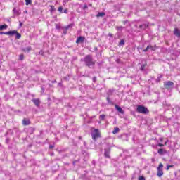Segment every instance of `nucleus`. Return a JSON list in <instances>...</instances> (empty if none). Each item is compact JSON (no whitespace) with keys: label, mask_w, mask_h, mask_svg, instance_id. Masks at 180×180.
<instances>
[{"label":"nucleus","mask_w":180,"mask_h":180,"mask_svg":"<svg viewBox=\"0 0 180 180\" xmlns=\"http://www.w3.org/2000/svg\"><path fill=\"white\" fill-rule=\"evenodd\" d=\"M32 4V0H25V5H31Z\"/></svg>","instance_id":"obj_22"},{"label":"nucleus","mask_w":180,"mask_h":180,"mask_svg":"<svg viewBox=\"0 0 180 180\" xmlns=\"http://www.w3.org/2000/svg\"><path fill=\"white\" fill-rule=\"evenodd\" d=\"M168 144V140L165 143V146H167Z\"/></svg>","instance_id":"obj_43"},{"label":"nucleus","mask_w":180,"mask_h":180,"mask_svg":"<svg viewBox=\"0 0 180 180\" xmlns=\"http://www.w3.org/2000/svg\"><path fill=\"white\" fill-rule=\"evenodd\" d=\"M173 32H174V36H176L177 37H180V30H179V29L174 28Z\"/></svg>","instance_id":"obj_11"},{"label":"nucleus","mask_w":180,"mask_h":180,"mask_svg":"<svg viewBox=\"0 0 180 180\" xmlns=\"http://www.w3.org/2000/svg\"><path fill=\"white\" fill-rule=\"evenodd\" d=\"M70 27H72V24H70V25L66 26V27H65L66 30H68V29H70Z\"/></svg>","instance_id":"obj_28"},{"label":"nucleus","mask_w":180,"mask_h":180,"mask_svg":"<svg viewBox=\"0 0 180 180\" xmlns=\"http://www.w3.org/2000/svg\"><path fill=\"white\" fill-rule=\"evenodd\" d=\"M16 34V30L8 31V36H14Z\"/></svg>","instance_id":"obj_16"},{"label":"nucleus","mask_w":180,"mask_h":180,"mask_svg":"<svg viewBox=\"0 0 180 180\" xmlns=\"http://www.w3.org/2000/svg\"><path fill=\"white\" fill-rule=\"evenodd\" d=\"M148 47H149V50H153L154 51V50H155V47L151 46V45H148Z\"/></svg>","instance_id":"obj_27"},{"label":"nucleus","mask_w":180,"mask_h":180,"mask_svg":"<svg viewBox=\"0 0 180 180\" xmlns=\"http://www.w3.org/2000/svg\"><path fill=\"white\" fill-rule=\"evenodd\" d=\"M4 29H8V25H0V30H4Z\"/></svg>","instance_id":"obj_18"},{"label":"nucleus","mask_w":180,"mask_h":180,"mask_svg":"<svg viewBox=\"0 0 180 180\" xmlns=\"http://www.w3.org/2000/svg\"><path fill=\"white\" fill-rule=\"evenodd\" d=\"M162 168H164V165H162V163H160L158 168H157V176L159 178H161V176H162V175H164V172L162 171Z\"/></svg>","instance_id":"obj_2"},{"label":"nucleus","mask_w":180,"mask_h":180,"mask_svg":"<svg viewBox=\"0 0 180 180\" xmlns=\"http://www.w3.org/2000/svg\"><path fill=\"white\" fill-rule=\"evenodd\" d=\"M168 151H167V150L164 149V148H160L158 150V153L160 155H164V154H167Z\"/></svg>","instance_id":"obj_7"},{"label":"nucleus","mask_w":180,"mask_h":180,"mask_svg":"<svg viewBox=\"0 0 180 180\" xmlns=\"http://www.w3.org/2000/svg\"><path fill=\"white\" fill-rule=\"evenodd\" d=\"M4 34H6L7 36H9V31L8 32H5Z\"/></svg>","instance_id":"obj_34"},{"label":"nucleus","mask_w":180,"mask_h":180,"mask_svg":"<svg viewBox=\"0 0 180 180\" xmlns=\"http://www.w3.org/2000/svg\"><path fill=\"white\" fill-rule=\"evenodd\" d=\"M54 11H56V8H54V6H51V12H54Z\"/></svg>","instance_id":"obj_29"},{"label":"nucleus","mask_w":180,"mask_h":180,"mask_svg":"<svg viewBox=\"0 0 180 180\" xmlns=\"http://www.w3.org/2000/svg\"><path fill=\"white\" fill-rule=\"evenodd\" d=\"M16 35V39H20L22 37V35L16 31V33L15 34Z\"/></svg>","instance_id":"obj_20"},{"label":"nucleus","mask_w":180,"mask_h":180,"mask_svg":"<svg viewBox=\"0 0 180 180\" xmlns=\"http://www.w3.org/2000/svg\"><path fill=\"white\" fill-rule=\"evenodd\" d=\"M107 101L108 102H110V98H109V97H107Z\"/></svg>","instance_id":"obj_41"},{"label":"nucleus","mask_w":180,"mask_h":180,"mask_svg":"<svg viewBox=\"0 0 180 180\" xmlns=\"http://www.w3.org/2000/svg\"><path fill=\"white\" fill-rule=\"evenodd\" d=\"M84 61L88 67H89V65H92V64H94V62L92 60V56H91L90 55H88L85 57Z\"/></svg>","instance_id":"obj_4"},{"label":"nucleus","mask_w":180,"mask_h":180,"mask_svg":"<svg viewBox=\"0 0 180 180\" xmlns=\"http://www.w3.org/2000/svg\"><path fill=\"white\" fill-rule=\"evenodd\" d=\"M108 36H110V37H113V34H108Z\"/></svg>","instance_id":"obj_40"},{"label":"nucleus","mask_w":180,"mask_h":180,"mask_svg":"<svg viewBox=\"0 0 180 180\" xmlns=\"http://www.w3.org/2000/svg\"><path fill=\"white\" fill-rule=\"evenodd\" d=\"M25 58V56L23 54H20L19 56V60H20V61L23 60Z\"/></svg>","instance_id":"obj_24"},{"label":"nucleus","mask_w":180,"mask_h":180,"mask_svg":"<svg viewBox=\"0 0 180 180\" xmlns=\"http://www.w3.org/2000/svg\"><path fill=\"white\" fill-rule=\"evenodd\" d=\"M32 122H30V119L29 118H24L22 120V124L23 126H29Z\"/></svg>","instance_id":"obj_6"},{"label":"nucleus","mask_w":180,"mask_h":180,"mask_svg":"<svg viewBox=\"0 0 180 180\" xmlns=\"http://www.w3.org/2000/svg\"><path fill=\"white\" fill-rule=\"evenodd\" d=\"M147 27H148V25L147 24H143L139 25V29H143L144 30V29H147Z\"/></svg>","instance_id":"obj_15"},{"label":"nucleus","mask_w":180,"mask_h":180,"mask_svg":"<svg viewBox=\"0 0 180 180\" xmlns=\"http://www.w3.org/2000/svg\"><path fill=\"white\" fill-rule=\"evenodd\" d=\"M14 15H20V9L17 10L16 8L13 9Z\"/></svg>","instance_id":"obj_12"},{"label":"nucleus","mask_w":180,"mask_h":180,"mask_svg":"<svg viewBox=\"0 0 180 180\" xmlns=\"http://www.w3.org/2000/svg\"><path fill=\"white\" fill-rule=\"evenodd\" d=\"M78 139L79 140H82V136H79Z\"/></svg>","instance_id":"obj_42"},{"label":"nucleus","mask_w":180,"mask_h":180,"mask_svg":"<svg viewBox=\"0 0 180 180\" xmlns=\"http://www.w3.org/2000/svg\"><path fill=\"white\" fill-rule=\"evenodd\" d=\"M119 131H120V129H119V127H115L114 129V130L112 131V133L114 134H116L119 133Z\"/></svg>","instance_id":"obj_17"},{"label":"nucleus","mask_w":180,"mask_h":180,"mask_svg":"<svg viewBox=\"0 0 180 180\" xmlns=\"http://www.w3.org/2000/svg\"><path fill=\"white\" fill-rule=\"evenodd\" d=\"M116 29L118 32H122L123 30V27L122 26L116 27Z\"/></svg>","instance_id":"obj_23"},{"label":"nucleus","mask_w":180,"mask_h":180,"mask_svg":"<svg viewBox=\"0 0 180 180\" xmlns=\"http://www.w3.org/2000/svg\"><path fill=\"white\" fill-rule=\"evenodd\" d=\"M115 109L117 110V112H119L120 113H121L122 115H123L124 113V111L123 110V109H122L119 105H117V104L115 105Z\"/></svg>","instance_id":"obj_10"},{"label":"nucleus","mask_w":180,"mask_h":180,"mask_svg":"<svg viewBox=\"0 0 180 180\" xmlns=\"http://www.w3.org/2000/svg\"><path fill=\"white\" fill-rule=\"evenodd\" d=\"M136 112H138V113H142L143 115H147L148 113H150L148 108L143 105H138Z\"/></svg>","instance_id":"obj_1"},{"label":"nucleus","mask_w":180,"mask_h":180,"mask_svg":"<svg viewBox=\"0 0 180 180\" xmlns=\"http://www.w3.org/2000/svg\"><path fill=\"white\" fill-rule=\"evenodd\" d=\"M30 50H32L31 46H28L27 48L22 49V51H24V53H29V51H30Z\"/></svg>","instance_id":"obj_14"},{"label":"nucleus","mask_w":180,"mask_h":180,"mask_svg":"<svg viewBox=\"0 0 180 180\" xmlns=\"http://www.w3.org/2000/svg\"><path fill=\"white\" fill-rule=\"evenodd\" d=\"M152 161H153V162H154V161H155V159H152Z\"/></svg>","instance_id":"obj_47"},{"label":"nucleus","mask_w":180,"mask_h":180,"mask_svg":"<svg viewBox=\"0 0 180 180\" xmlns=\"http://www.w3.org/2000/svg\"><path fill=\"white\" fill-rule=\"evenodd\" d=\"M0 34H5V32H0Z\"/></svg>","instance_id":"obj_44"},{"label":"nucleus","mask_w":180,"mask_h":180,"mask_svg":"<svg viewBox=\"0 0 180 180\" xmlns=\"http://www.w3.org/2000/svg\"><path fill=\"white\" fill-rule=\"evenodd\" d=\"M22 26H23V22H20V27H22Z\"/></svg>","instance_id":"obj_36"},{"label":"nucleus","mask_w":180,"mask_h":180,"mask_svg":"<svg viewBox=\"0 0 180 180\" xmlns=\"http://www.w3.org/2000/svg\"><path fill=\"white\" fill-rule=\"evenodd\" d=\"M93 82H96V77L93 78Z\"/></svg>","instance_id":"obj_37"},{"label":"nucleus","mask_w":180,"mask_h":180,"mask_svg":"<svg viewBox=\"0 0 180 180\" xmlns=\"http://www.w3.org/2000/svg\"><path fill=\"white\" fill-rule=\"evenodd\" d=\"M58 11L60 13L63 12V7H58Z\"/></svg>","instance_id":"obj_31"},{"label":"nucleus","mask_w":180,"mask_h":180,"mask_svg":"<svg viewBox=\"0 0 180 180\" xmlns=\"http://www.w3.org/2000/svg\"><path fill=\"white\" fill-rule=\"evenodd\" d=\"M84 40H85V38H84L83 37H79L77 39L76 43H82V41H84Z\"/></svg>","instance_id":"obj_13"},{"label":"nucleus","mask_w":180,"mask_h":180,"mask_svg":"<svg viewBox=\"0 0 180 180\" xmlns=\"http://www.w3.org/2000/svg\"><path fill=\"white\" fill-rule=\"evenodd\" d=\"M67 12H68V10L66 9V10H64V13H67Z\"/></svg>","instance_id":"obj_46"},{"label":"nucleus","mask_w":180,"mask_h":180,"mask_svg":"<svg viewBox=\"0 0 180 180\" xmlns=\"http://www.w3.org/2000/svg\"><path fill=\"white\" fill-rule=\"evenodd\" d=\"M169 168H174V165H167V167L166 168V170L169 171Z\"/></svg>","instance_id":"obj_25"},{"label":"nucleus","mask_w":180,"mask_h":180,"mask_svg":"<svg viewBox=\"0 0 180 180\" xmlns=\"http://www.w3.org/2000/svg\"><path fill=\"white\" fill-rule=\"evenodd\" d=\"M160 141L162 143V141H164V138H160Z\"/></svg>","instance_id":"obj_35"},{"label":"nucleus","mask_w":180,"mask_h":180,"mask_svg":"<svg viewBox=\"0 0 180 180\" xmlns=\"http://www.w3.org/2000/svg\"><path fill=\"white\" fill-rule=\"evenodd\" d=\"M148 50H150V47H149V46H147L146 49H145L143 50V51L147 52V51H148Z\"/></svg>","instance_id":"obj_32"},{"label":"nucleus","mask_w":180,"mask_h":180,"mask_svg":"<svg viewBox=\"0 0 180 180\" xmlns=\"http://www.w3.org/2000/svg\"><path fill=\"white\" fill-rule=\"evenodd\" d=\"M119 46H124V40L122 39L119 43Z\"/></svg>","instance_id":"obj_26"},{"label":"nucleus","mask_w":180,"mask_h":180,"mask_svg":"<svg viewBox=\"0 0 180 180\" xmlns=\"http://www.w3.org/2000/svg\"><path fill=\"white\" fill-rule=\"evenodd\" d=\"M32 102L37 108L40 106V98H33Z\"/></svg>","instance_id":"obj_8"},{"label":"nucleus","mask_w":180,"mask_h":180,"mask_svg":"<svg viewBox=\"0 0 180 180\" xmlns=\"http://www.w3.org/2000/svg\"><path fill=\"white\" fill-rule=\"evenodd\" d=\"M49 148H51V149L54 148V146L50 145V146H49Z\"/></svg>","instance_id":"obj_38"},{"label":"nucleus","mask_w":180,"mask_h":180,"mask_svg":"<svg viewBox=\"0 0 180 180\" xmlns=\"http://www.w3.org/2000/svg\"><path fill=\"white\" fill-rule=\"evenodd\" d=\"M104 156L106 158H110V148L105 149Z\"/></svg>","instance_id":"obj_9"},{"label":"nucleus","mask_w":180,"mask_h":180,"mask_svg":"<svg viewBox=\"0 0 180 180\" xmlns=\"http://www.w3.org/2000/svg\"><path fill=\"white\" fill-rule=\"evenodd\" d=\"M173 85H174V83L172 81L165 82L164 83V86L165 89H171Z\"/></svg>","instance_id":"obj_5"},{"label":"nucleus","mask_w":180,"mask_h":180,"mask_svg":"<svg viewBox=\"0 0 180 180\" xmlns=\"http://www.w3.org/2000/svg\"><path fill=\"white\" fill-rule=\"evenodd\" d=\"M105 115L104 114H102L99 116L100 120H105Z\"/></svg>","instance_id":"obj_21"},{"label":"nucleus","mask_w":180,"mask_h":180,"mask_svg":"<svg viewBox=\"0 0 180 180\" xmlns=\"http://www.w3.org/2000/svg\"><path fill=\"white\" fill-rule=\"evenodd\" d=\"M39 54H41V56H43V54H44L43 51H39Z\"/></svg>","instance_id":"obj_39"},{"label":"nucleus","mask_w":180,"mask_h":180,"mask_svg":"<svg viewBox=\"0 0 180 180\" xmlns=\"http://www.w3.org/2000/svg\"><path fill=\"white\" fill-rule=\"evenodd\" d=\"M92 139L94 140V141H96V139H99L101 137V131H99V129H95L94 133L91 134Z\"/></svg>","instance_id":"obj_3"},{"label":"nucleus","mask_w":180,"mask_h":180,"mask_svg":"<svg viewBox=\"0 0 180 180\" xmlns=\"http://www.w3.org/2000/svg\"><path fill=\"white\" fill-rule=\"evenodd\" d=\"M103 16H105V13L104 12L98 13L97 14V18H103Z\"/></svg>","instance_id":"obj_19"},{"label":"nucleus","mask_w":180,"mask_h":180,"mask_svg":"<svg viewBox=\"0 0 180 180\" xmlns=\"http://www.w3.org/2000/svg\"><path fill=\"white\" fill-rule=\"evenodd\" d=\"M65 33H67V32H65Z\"/></svg>","instance_id":"obj_49"},{"label":"nucleus","mask_w":180,"mask_h":180,"mask_svg":"<svg viewBox=\"0 0 180 180\" xmlns=\"http://www.w3.org/2000/svg\"><path fill=\"white\" fill-rule=\"evenodd\" d=\"M158 147H164V144L162 143H158Z\"/></svg>","instance_id":"obj_33"},{"label":"nucleus","mask_w":180,"mask_h":180,"mask_svg":"<svg viewBox=\"0 0 180 180\" xmlns=\"http://www.w3.org/2000/svg\"><path fill=\"white\" fill-rule=\"evenodd\" d=\"M139 180H146V178H144V176H140L139 177Z\"/></svg>","instance_id":"obj_30"},{"label":"nucleus","mask_w":180,"mask_h":180,"mask_svg":"<svg viewBox=\"0 0 180 180\" xmlns=\"http://www.w3.org/2000/svg\"><path fill=\"white\" fill-rule=\"evenodd\" d=\"M25 13H27V11H25Z\"/></svg>","instance_id":"obj_48"},{"label":"nucleus","mask_w":180,"mask_h":180,"mask_svg":"<svg viewBox=\"0 0 180 180\" xmlns=\"http://www.w3.org/2000/svg\"><path fill=\"white\" fill-rule=\"evenodd\" d=\"M88 8V6H84V9H86Z\"/></svg>","instance_id":"obj_45"}]
</instances>
